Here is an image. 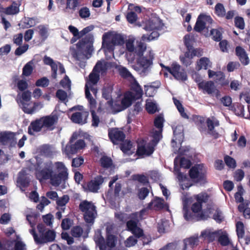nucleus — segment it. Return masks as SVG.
Returning <instances> with one entry per match:
<instances>
[{"label": "nucleus", "mask_w": 250, "mask_h": 250, "mask_svg": "<svg viewBox=\"0 0 250 250\" xmlns=\"http://www.w3.org/2000/svg\"><path fill=\"white\" fill-rule=\"evenodd\" d=\"M165 68L177 80L184 81L187 79L185 70L177 63L173 62L170 67L167 66Z\"/></svg>", "instance_id": "12"}, {"label": "nucleus", "mask_w": 250, "mask_h": 250, "mask_svg": "<svg viewBox=\"0 0 250 250\" xmlns=\"http://www.w3.org/2000/svg\"><path fill=\"white\" fill-rule=\"evenodd\" d=\"M101 165L104 167H109L112 165V160L111 159L107 157L106 156H103L101 159Z\"/></svg>", "instance_id": "60"}, {"label": "nucleus", "mask_w": 250, "mask_h": 250, "mask_svg": "<svg viewBox=\"0 0 250 250\" xmlns=\"http://www.w3.org/2000/svg\"><path fill=\"white\" fill-rule=\"evenodd\" d=\"M37 229L39 233L38 236L34 229L29 230L30 233L33 235L34 239L37 244H43L53 242L55 240L56 233L54 230H48L45 231V227L42 224H39Z\"/></svg>", "instance_id": "5"}, {"label": "nucleus", "mask_w": 250, "mask_h": 250, "mask_svg": "<svg viewBox=\"0 0 250 250\" xmlns=\"http://www.w3.org/2000/svg\"><path fill=\"white\" fill-rule=\"evenodd\" d=\"M211 213L213 214V219L218 222H221L224 219L223 213L220 210L218 209L215 210L212 208H209L208 210L204 212H202L200 214V218L202 219H206Z\"/></svg>", "instance_id": "26"}, {"label": "nucleus", "mask_w": 250, "mask_h": 250, "mask_svg": "<svg viewBox=\"0 0 250 250\" xmlns=\"http://www.w3.org/2000/svg\"><path fill=\"white\" fill-rule=\"evenodd\" d=\"M43 128L48 130H52L55 128V125L57 123L58 118L56 115H51L41 118Z\"/></svg>", "instance_id": "25"}, {"label": "nucleus", "mask_w": 250, "mask_h": 250, "mask_svg": "<svg viewBox=\"0 0 250 250\" xmlns=\"http://www.w3.org/2000/svg\"><path fill=\"white\" fill-rule=\"evenodd\" d=\"M163 26L161 20L158 17H152L146 23L144 29L152 32L150 35H144L142 38L143 40L151 41L157 38L159 34L158 30H160Z\"/></svg>", "instance_id": "7"}, {"label": "nucleus", "mask_w": 250, "mask_h": 250, "mask_svg": "<svg viewBox=\"0 0 250 250\" xmlns=\"http://www.w3.org/2000/svg\"><path fill=\"white\" fill-rule=\"evenodd\" d=\"M79 208L83 213L84 219L87 223H93L97 215L96 207L91 202L83 201L79 205Z\"/></svg>", "instance_id": "10"}, {"label": "nucleus", "mask_w": 250, "mask_h": 250, "mask_svg": "<svg viewBox=\"0 0 250 250\" xmlns=\"http://www.w3.org/2000/svg\"><path fill=\"white\" fill-rule=\"evenodd\" d=\"M78 110L80 111L72 114L71 116V121L76 124L83 125L87 123V118L89 115L88 112L83 110V106L78 105L73 107L70 110Z\"/></svg>", "instance_id": "11"}, {"label": "nucleus", "mask_w": 250, "mask_h": 250, "mask_svg": "<svg viewBox=\"0 0 250 250\" xmlns=\"http://www.w3.org/2000/svg\"><path fill=\"white\" fill-rule=\"evenodd\" d=\"M83 233L82 229L79 226H76L72 228L71 230L72 235L75 237H79Z\"/></svg>", "instance_id": "62"}, {"label": "nucleus", "mask_w": 250, "mask_h": 250, "mask_svg": "<svg viewBox=\"0 0 250 250\" xmlns=\"http://www.w3.org/2000/svg\"><path fill=\"white\" fill-rule=\"evenodd\" d=\"M219 233H221V229L212 231L211 229H208L201 232L200 237H203L205 239L208 240L209 242H212L217 237H218Z\"/></svg>", "instance_id": "31"}, {"label": "nucleus", "mask_w": 250, "mask_h": 250, "mask_svg": "<svg viewBox=\"0 0 250 250\" xmlns=\"http://www.w3.org/2000/svg\"><path fill=\"white\" fill-rule=\"evenodd\" d=\"M160 83L156 81L145 86V90L147 96L152 97L156 92L157 89L159 88Z\"/></svg>", "instance_id": "33"}, {"label": "nucleus", "mask_w": 250, "mask_h": 250, "mask_svg": "<svg viewBox=\"0 0 250 250\" xmlns=\"http://www.w3.org/2000/svg\"><path fill=\"white\" fill-rule=\"evenodd\" d=\"M124 43L123 36L115 32H107L103 35L102 47L107 59L114 56V50L116 46L122 45Z\"/></svg>", "instance_id": "2"}, {"label": "nucleus", "mask_w": 250, "mask_h": 250, "mask_svg": "<svg viewBox=\"0 0 250 250\" xmlns=\"http://www.w3.org/2000/svg\"><path fill=\"white\" fill-rule=\"evenodd\" d=\"M118 70L120 75L123 77L126 78L133 77L129 71L125 67L119 66Z\"/></svg>", "instance_id": "54"}, {"label": "nucleus", "mask_w": 250, "mask_h": 250, "mask_svg": "<svg viewBox=\"0 0 250 250\" xmlns=\"http://www.w3.org/2000/svg\"><path fill=\"white\" fill-rule=\"evenodd\" d=\"M225 163L230 168H234L236 167L235 160L229 156H226L224 159Z\"/></svg>", "instance_id": "58"}, {"label": "nucleus", "mask_w": 250, "mask_h": 250, "mask_svg": "<svg viewBox=\"0 0 250 250\" xmlns=\"http://www.w3.org/2000/svg\"><path fill=\"white\" fill-rule=\"evenodd\" d=\"M206 173V168L203 164L196 165L189 170L191 178L196 181L204 180Z\"/></svg>", "instance_id": "19"}, {"label": "nucleus", "mask_w": 250, "mask_h": 250, "mask_svg": "<svg viewBox=\"0 0 250 250\" xmlns=\"http://www.w3.org/2000/svg\"><path fill=\"white\" fill-rule=\"evenodd\" d=\"M174 137L172 140V145L173 147H175V145L178 144L181 145L183 139V128L182 126H177L173 130Z\"/></svg>", "instance_id": "29"}, {"label": "nucleus", "mask_w": 250, "mask_h": 250, "mask_svg": "<svg viewBox=\"0 0 250 250\" xmlns=\"http://www.w3.org/2000/svg\"><path fill=\"white\" fill-rule=\"evenodd\" d=\"M0 13L1 16L3 17V14L11 15L16 14V2L13 1L12 4L7 7H3L0 4Z\"/></svg>", "instance_id": "39"}, {"label": "nucleus", "mask_w": 250, "mask_h": 250, "mask_svg": "<svg viewBox=\"0 0 250 250\" xmlns=\"http://www.w3.org/2000/svg\"><path fill=\"white\" fill-rule=\"evenodd\" d=\"M202 51L199 49H189L183 56H180V60L182 63L186 65H190L192 62V59L194 56H200Z\"/></svg>", "instance_id": "20"}, {"label": "nucleus", "mask_w": 250, "mask_h": 250, "mask_svg": "<svg viewBox=\"0 0 250 250\" xmlns=\"http://www.w3.org/2000/svg\"><path fill=\"white\" fill-rule=\"evenodd\" d=\"M207 124L208 126V133L215 138H217L219 134L215 128L219 125L218 120L213 117L209 118L207 120Z\"/></svg>", "instance_id": "27"}, {"label": "nucleus", "mask_w": 250, "mask_h": 250, "mask_svg": "<svg viewBox=\"0 0 250 250\" xmlns=\"http://www.w3.org/2000/svg\"><path fill=\"white\" fill-rule=\"evenodd\" d=\"M198 87L204 93L209 95L215 94L217 97L220 96L218 90L216 88L214 83L212 81H204L198 84Z\"/></svg>", "instance_id": "21"}, {"label": "nucleus", "mask_w": 250, "mask_h": 250, "mask_svg": "<svg viewBox=\"0 0 250 250\" xmlns=\"http://www.w3.org/2000/svg\"><path fill=\"white\" fill-rule=\"evenodd\" d=\"M234 22L235 26L241 29H243L245 27V22L244 19L239 17H237L235 18Z\"/></svg>", "instance_id": "63"}, {"label": "nucleus", "mask_w": 250, "mask_h": 250, "mask_svg": "<svg viewBox=\"0 0 250 250\" xmlns=\"http://www.w3.org/2000/svg\"><path fill=\"white\" fill-rule=\"evenodd\" d=\"M77 137L78 134L76 132L74 133L69 143L62 149V153L69 158L71 157V155L77 153L85 146V143L83 140L80 139L75 142Z\"/></svg>", "instance_id": "9"}, {"label": "nucleus", "mask_w": 250, "mask_h": 250, "mask_svg": "<svg viewBox=\"0 0 250 250\" xmlns=\"http://www.w3.org/2000/svg\"><path fill=\"white\" fill-rule=\"evenodd\" d=\"M135 99L133 97L132 94L127 92L123 97H119L117 100L107 101V103L111 106L115 112H119L129 106L132 100Z\"/></svg>", "instance_id": "8"}, {"label": "nucleus", "mask_w": 250, "mask_h": 250, "mask_svg": "<svg viewBox=\"0 0 250 250\" xmlns=\"http://www.w3.org/2000/svg\"><path fill=\"white\" fill-rule=\"evenodd\" d=\"M208 195L206 193H201L194 196L196 202L193 204L191 209L193 212L198 213L201 210L202 204L208 200Z\"/></svg>", "instance_id": "22"}, {"label": "nucleus", "mask_w": 250, "mask_h": 250, "mask_svg": "<svg viewBox=\"0 0 250 250\" xmlns=\"http://www.w3.org/2000/svg\"><path fill=\"white\" fill-rule=\"evenodd\" d=\"M236 231L238 238H242L244 235V227L241 222H238L236 224Z\"/></svg>", "instance_id": "52"}, {"label": "nucleus", "mask_w": 250, "mask_h": 250, "mask_svg": "<svg viewBox=\"0 0 250 250\" xmlns=\"http://www.w3.org/2000/svg\"><path fill=\"white\" fill-rule=\"evenodd\" d=\"M146 210L143 209L139 212H135L130 215V220L126 222V229L136 237L143 236V230L140 228L138 222L141 220Z\"/></svg>", "instance_id": "6"}, {"label": "nucleus", "mask_w": 250, "mask_h": 250, "mask_svg": "<svg viewBox=\"0 0 250 250\" xmlns=\"http://www.w3.org/2000/svg\"><path fill=\"white\" fill-rule=\"evenodd\" d=\"M108 135L114 144H118L119 142L123 141L125 138L124 132L118 128H114L109 130Z\"/></svg>", "instance_id": "28"}, {"label": "nucleus", "mask_w": 250, "mask_h": 250, "mask_svg": "<svg viewBox=\"0 0 250 250\" xmlns=\"http://www.w3.org/2000/svg\"><path fill=\"white\" fill-rule=\"evenodd\" d=\"M33 62L32 61L27 62L22 69V75L25 76H29L33 71Z\"/></svg>", "instance_id": "49"}, {"label": "nucleus", "mask_w": 250, "mask_h": 250, "mask_svg": "<svg viewBox=\"0 0 250 250\" xmlns=\"http://www.w3.org/2000/svg\"><path fill=\"white\" fill-rule=\"evenodd\" d=\"M212 21V20L209 16L201 14L197 18L194 29L197 32H200L205 28H208Z\"/></svg>", "instance_id": "18"}, {"label": "nucleus", "mask_w": 250, "mask_h": 250, "mask_svg": "<svg viewBox=\"0 0 250 250\" xmlns=\"http://www.w3.org/2000/svg\"><path fill=\"white\" fill-rule=\"evenodd\" d=\"M164 119L162 115H159L154 120V124L155 126L158 129L157 130L153 129L151 132L150 137L153 138L154 144H157L162 137V131L163 127Z\"/></svg>", "instance_id": "13"}, {"label": "nucleus", "mask_w": 250, "mask_h": 250, "mask_svg": "<svg viewBox=\"0 0 250 250\" xmlns=\"http://www.w3.org/2000/svg\"><path fill=\"white\" fill-rule=\"evenodd\" d=\"M153 53L151 50H149L148 56H139L138 63L142 66V70L140 72L142 76L146 75L149 71V67L152 64V60L153 58Z\"/></svg>", "instance_id": "16"}, {"label": "nucleus", "mask_w": 250, "mask_h": 250, "mask_svg": "<svg viewBox=\"0 0 250 250\" xmlns=\"http://www.w3.org/2000/svg\"><path fill=\"white\" fill-rule=\"evenodd\" d=\"M43 106V104L42 102L35 103L32 108H28L27 107H23V111L28 114H32L36 111L42 108Z\"/></svg>", "instance_id": "46"}, {"label": "nucleus", "mask_w": 250, "mask_h": 250, "mask_svg": "<svg viewBox=\"0 0 250 250\" xmlns=\"http://www.w3.org/2000/svg\"><path fill=\"white\" fill-rule=\"evenodd\" d=\"M43 61L44 64L51 66L52 71V77L53 78H57V72L58 68L61 74L65 73V69L63 65L59 62H54L50 57L45 56L43 58Z\"/></svg>", "instance_id": "17"}, {"label": "nucleus", "mask_w": 250, "mask_h": 250, "mask_svg": "<svg viewBox=\"0 0 250 250\" xmlns=\"http://www.w3.org/2000/svg\"><path fill=\"white\" fill-rule=\"evenodd\" d=\"M94 240L96 245L99 247L100 250H106L104 239L102 235L100 230L98 229L95 231L94 236Z\"/></svg>", "instance_id": "36"}, {"label": "nucleus", "mask_w": 250, "mask_h": 250, "mask_svg": "<svg viewBox=\"0 0 250 250\" xmlns=\"http://www.w3.org/2000/svg\"><path fill=\"white\" fill-rule=\"evenodd\" d=\"M149 207L155 210H159L164 208H167L168 205L163 199L157 197L149 204Z\"/></svg>", "instance_id": "35"}, {"label": "nucleus", "mask_w": 250, "mask_h": 250, "mask_svg": "<svg viewBox=\"0 0 250 250\" xmlns=\"http://www.w3.org/2000/svg\"><path fill=\"white\" fill-rule=\"evenodd\" d=\"M211 65V62L208 58L203 57L201 58L196 64V69L200 70L201 69H207Z\"/></svg>", "instance_id": "43"}, {"label": "nucleus", "mask_w": 250, "mask_h": 250, "mask_svg": "<svg viewBox=\"0 0 250 250\" xmlns=\"http://www.w3.org/2000/svg\"><path fill=\"white\" fill-rule=\"evenodd\" d=\"M60 84L66 90H70L71 88V81L67 75H65L64 78L61 80Z\"/></svg>", "instance_id": "51"}, {"label": "nucleus", "mask_w": 250, "mask_h": 250, "mask_svg": "<svg viewBox=\"0 0 250 250\" xmlns=\"http://www.w3.org/2000/svg\"><path fill=\"white\" fill-rule=\"evenodd\" d=\"M37 22L35 18H24L19 23V25L22 28H29L34 26Z\"/></svg>", "instance_id": "44"}, {"label": "nucleus", "mask_w": 250, "mask_h": 250, "mask_svg": "<svg viewBox=\"0 0 250 250\" xmlns=\"http://www.w3.org/2000/svg\"><path fill=\"white\" fill-rule=\"evenodd\" d=\"M210 35L212 36V39L215 41L218 42L221 39L222 33L219 29H211L210 30Z\"/></svg>", "instance_id": "53"}, {"label": "nucleus", "mask_w": 250, "mask_h": 250, "mask_svg": "<svg viewBox=\"0 0 250 250\" xmlns=\"http://www.w3.org/2000/svg\"><path fill=\"white\" fill-rule=\"evenodd\" d=\"M157 144H154L153 139L151 142L146 144L144 140H141L138 142V149L137 153L139 156H148L154 151V147Z\"/></svg>", "instance_id": "15"}, {"label": "nucleus", "mask_w": 250, "mask_h": 250, "mask_svg": "<svg viewBox=\"0 0 250 250\" xmlns=\"http://www.w3.org/2000/svg\"><path fill=\"white\" fill-rule=\"evenodd\" d=\"M70 54L77 61L80 67L84 68L85 61L88 59V47L86 44L85 39H83L77 43L70 47Z\"/></svg>", "instance_id": "3"}, {"label": "nucleus", "mask_w": 250, "mask_h": 250, "mask_svg": "<svg viewBox=\"0 0 250 250\" xmlns=\"http://www.w3.org/2000/svg\"><path fill=\"white\" fill-rule=\"evenodd\" d=\"M237 56L240 61L244 65H247L249 63V59L245 50L241 47L238 46L235 49Z\"/></svg>", "instance_id": "37"}, {"label": "nucleus", "mask_w": 250, "mask_h": 250, "mask_svg": "<svg viewBox=\"0 0 250 250\" xmlns=\"http://www.w3.org/2000/svg\"><path fill=\"white\" fill-rule=\"evenodd\" d=\"M43 128L41 119H38L31 122L28 127V133L31 135H34L35 132H38Z\"/></svg>", "instance_id": "34"}, {"label": "nucleus", "mask_w": 250, "mask_h": 250, "mask_svg": "<svg viewBox=\"0 0 250 250\" xmlns=\"http://www.w3.org/2000/svg\"><path fill=\"white\" fill-rule=\"evenodd\" d=\"M16 134L10 131L0 132V145L12 147V144L14 141Z\"/></svg>", "instance_id": "24"}, {"label": "nucleus", "mask_w": 250, "mask_h": 250, "mask_svg": "<svg viewBox=\"0 0 250 250\" xmlns=\"http://www.w3.org/2000/svg\"><path fill=\"white\" fill-rule=\"evenodd\" d=\"M106 245L110 248L115 246L116 238L114 235L113 234H109L107 236Z\"/></svg>", "instance_id": "59"}, {"label": "nucleus", "mask_w": 250, "mask_h": 250, "mask_svg": "<svg viewBox=\"0 0 250 250\" xmlns=\"http://www.w3.org/2000/svg\"><path fill=\"white\" fill-rule=\"evenodd\" d=\"M132 92H129L132 94L133 97L135 99H140L143 95V90L139 83L135 81L132 84Z\"/></svg>", "instance_id": "38"}, {"label": "nucleus", "mask_w": 250, "mask_h": 250, "mask_svg": "<svg viewBox=\"0 0 250 250\" xmlns=\"http://www.w3.org/2000/svg\"><path fill=\"white\" fill-rule=\"evenodd\" d=\"M112 87L110 86L104 87L103 90V97L107 100L111 99ZM109 100L108 101H109Z\"/></svg>", "instance_id": "55"}, {"label": "nucleus", "mask_w": 250, "mask_h": 250, "mask_svg": "<svg viewBox=\"0 0 250 250\" xmlns=\"http://www.w3.org/2000/svg\"><path fill=\"white\" fill-rule=\"evenodd\" d=\"M198 237L192 236L183 240L184 247L183 250H192V249L198 244Z\"/></svg>", "instance_id": "32"}, {"label": "nucleus", "mask_w": 250, "mask_h": 250, "mask_svg": "<svg viewBox=\"0 0 250 250\" xmlns=\"http://www.w3.org/2000/svg\"><path fill=\"white\" fill-rule=\"evenodd\" d=\"M85 93L86 98L88 100L91 112H92V111H94L96 107V102L95 100L91 96L87 84H86L85 86Z\"/></svg>", "instance_id": "42"}, {"label": "nucleus", "mask_w": 250, "mask_h": 250, "mask_svg": "<svg viewBox=\"0 0 250 250\" xmlns=\"http://www.w3.org/2000/svg\"><path fill=\"white\" fill-rule=\"evenodd\" d=\"M68 169L61 162L47 161L36 168V176L40 181L49 180L53 186H58L68 178Z\"/></svg>", "instance_id": "1"}, {"label": "nucleus", "mask_w": 250, "mask_h": 250, "mask_svg": "<svg viewBox=\"0 0 250 250\" xmlns=\"http://www.w3.org/2000/svg\"><path fill=\"white\" fill-rule=\"evenodd\" d=\"M81 4V0H67L66 9L75 11Z\"/></svg>", "instance_id": "47"}, {"label": "nucleus", "mask_w": 250, "mask_h": 250, "mask_svg": "<svg viewBox=\"0 0 250 250\" xmlns=\"http://www.w3.org/2000/svg\"><path fill=\"white\" fill-rule=\"evenodd\" d=\"M104 182V178L98 176L92 180L87 185V190L93 192H96L100 188V186Z\"/></svg>", "instance_id": "30"}, {"label": "nucleus", "mask_w": 250, "mask_h": 250, "mask_svg": "<svg viewBox=\"0 0 250 250\" xmlns=\"http://www.w3.org/2000/svg\"><path fill=\"white\" fill-rule=\"evenodd\" d=\"M136 236H130L125 241V245L126 247H131L134 246L137 242Z\"/></svg>", "instance_id": "57"}, {"label": "nucleus", "mask_w": 250, "mask_h": 250, "mask_svg": "<svg viewBox=\"0 0 250 250\" xmlns=\"http://www.w3.org/2000/svg\"><path fill=\"white\" fill-rule=\"evenodd\" d=\"M0 250H16V239L0 241Z\"/></svg>", "instance_id": "40"}, {"label": "nucleus", "mask_w": 250, "mask_h": 250, "mask_svg": "<svg viewBox=\"0 0 250 250\" xmlns=\"http://www.w3.org/2000/svg\"><path fill=\"white\" fill-rule=\"evenodd\" d=\"M106 66L104 62H98L93 68L92 72L89 76V83L87 85L91 83L93 84H96L99 79V73H103L106 70Z\"/></svg>", "instance_id": "14"}, {"label": "nucleus", "mask_w": 250, "mask_h": 250, "mask_svg": "<svg viewBox=\"0 0 250 250\" xmlns=\"http://www.w3.org/2000/svg\"><path fill=\"white\" fill-rule=\"evenodd\" d=\"M80 17L83 19L88 18L90 16V11L88 8L83 7L81 8L79 11Z\"/></svg>", "instance_id": "50"}, {"label": "nucleus", "mask_w": 250, "mask_h": 250, "mask_svg": "<svg viewBox=\"0 0 250 250\" xmlns=\"http://www.w3.org/2000/svg\"><path fill=\"white\" fill-rule=\"evenodd\" d=\"M179 162L180 163L181 167L186 168H188L190 167L191 162L189 160L184 157H182L180 159L176 158L174 160V173L177 175L179 180H183L184 176L179 171V168L177 167V164Z\"/></svg>", "instance_id": "23"}, {"label": "nucleus", "mask_w": 250, "mask_h": 250, "mask_svg": "<svg viewBox=\"0 0 250 250\" xmlns=\"http://www.w3.org/2000/svg\"><path fill=\"white\" fill-rule=\"evenodd\" d=\"M31 97V93L29 91H26L22 93L21 98L19 103V105L23 110V107H27L28 103L30 102Z\"/></svg>", "instance_id": "41"}, {"label": "nucleus", "mask_w": 250, "mask_h": 250, "mask_svg": "<svg viewBox=\"0 0 250 250\" xmlns=\"http://www.w3.org/2000/svg\"><path fill=\"white\" fill-rule=\"evenodd\" d=\"M69 201V197L68 195H63L62 197L60 198H59L57 199V204L58 206L60 207H64L66 204Z\"/></svg>", "instance_id": "61"}, {"label": "nucleus", "mask_w": 250, "mask_h": 250, "mask_svg": "<svg viewBox=\"0 0 250 250\" xmlns=\"http://www.w3.org/2000/svg\"><path fill=\"white\" fill-rule=\"evenodd\" d=\"M216 14L219 17H223L225 15V10L223 4L218 3L215 7Z\"/></svg>", "instance_id": "56"}, {"label": "nucleus", "mask_w": 250, "mask_h": 250, "mask_svg": "<svg viewBox=\"0 0 250 250\" xmlns=\"http://www.w3.org/2000/svg\"><path fill=\"white\" fill-rule=\"evenodd\" d=\"M17 250H26V245L18 236H17Z\"/></svg>", "instance_id": "64"}, {"label": "nucleus", "mask_w": 250, "mask_h": 250, "mask_svg": "<svg viewBox=\"0 0 250 250\" xmlns=\"http://www.w3.org/2000/svg\"><path fill=\"white\" fill-rule=\"evenodd\" d=\"M146 110L149 113L153 114L158 111V106L155 101L147 99L146 104Z\"/></svg>", "instance_id": "45"}, {"label": "nucleus", "mask_w": 250, "mask_h": 250, "mask_svg": "<svg viewBox=\"0 0 250 250\" xmlns=\"http://www.w3.org/2000/svg\"><path fill=\"white\" fill-rule=\"evenodd\" d=\"M135 40L136 38L132 36H129L127 39L124 40L125 50L127 52H126L125 56L129 62H133L135 59V56L132 55V53H134L138 56H142L146 50V44L141 42L135 46L134 44Z\"/></svg>", "instance_id": "4"}, {"label": "nucleus", "mask_w": 250, "mask_h": 250, "mask_svg": "<svg viewBox=\"0 0 250 250\" xmlns=\"http://www.w3.org/2000/svg\"><path fill=\"white\" fill-rule=\"evenodd\" d=\"M218 241L223 246H227L229 244L230 241L226 232L221 230V233H219L218 236Z\"/></svg>", "instance_id": "48"}]
</instances>
